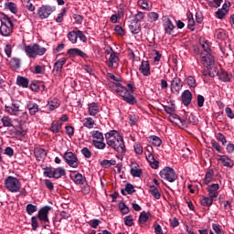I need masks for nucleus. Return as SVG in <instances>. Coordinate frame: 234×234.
<instances>
[{
  "label": "nucleus",
  "instance_id": "obj_57",
  "mask_svg": "<svg viewBox=\"0 0 234 234\" xmlns=\"http://www.w3.org/2000/svg\"><path fill=\"white\" fill-rule=\"evenodd\" d=\"M187 19H188V28H190V30H195L193 28L195 27V19L193 18V14L188 15Z\"/></svg>",
  "mask_w": 234,
  "mask_h": 234
},
{
  "label": "nucleus",
  "instance_id": "obj_29",
  "mask_svg": "<svg viewBox=\"0 0 234 234\" xmlns=\"http://www.w3.org/2000/svg\"><path fill=\"white\" fill-rule=\"evenodd\" d=\"M149 191L152 195V197H154V198H155V200H160V198L162 197V194L160 193V189H158V187L153 186H150Z\"/></svg>",
  "mask_w": 234,
  "mask_h": 234
},
{
  "label": "nucleus",
  "instance_id": "obj_22",
  "mask_svg": "<svg viewBox=\"0 0 234 234\" xmlns=\"http://www.w3.org/2000/svg\"><path fill=\"white\" fill-rule=\"evenodd\" d=\"M130 173L132 176H134L136 178H140V176H142V169L140 168V165H138V164L136 163H132Z\"/></svg>",
  "mask_w": 234,
  "mask_h": 234
},
{
  "label": "nucleus",
  "instance_id": "obj_38",
  "mask_svg": "<svg viewBox=\"0 0 234 234\" xmlns=\"http://www.w3.org/2000/svg\"><path fill=\"white\" fill-rule=\"evenodd\" d=\"M147 17H148L149 23H154V22L158 21L160 15H158V13H156V12H150L147 15Z\"/></svg>",
  "mask_w": 234,
  "mask_h": 234
},
{
  "label": "nucleus",
  "instance_id": "obj_21",
  "mask_svg": "<svg viewBox=\"0 0 234 234\" xmlns=\"http://www.w3.org/2000/svg\"><path fill=\"white\" fill-rule=\"evenodd\" d=\"M27 111H29V114L31 116H36V114H37V112H39V105H37V103H36L32 101L27 102Z\"/></svg>",
  "mask_w": 234,
  "mask_h": 234
},
{
  "label": "nucleus",
  "instance_id": "obj_52",
  "mask_svg": "<svg viewBox=\"0 0 234 234\" xmlns=\"http://www.w3.org/2000/svg\"><path fill=\"white\" fill-rule=\"evenodd\" d=\"M61 122H56V123H52L51 127H50V131L52 133H58V131H61Z\"/></svg>",
  "mask_w": 234,
  "mask_h": 234
},
{
  "label": "nucleus",
  "instance_id": "obj_27",
  "mask_svg": "<svg viewBox=\"0 0 234 234\" xmlns=\"http://www.w3.org/2000/svg\"><path fill=\"white\" fill-rule=\"evenodd\" d=\"M176 120H178L180 123H183L184 125H189V123H192V125H195L197 123V119H195V115L191 114L188 117V120H182L178 115L175 116Z\"/></svg>",
  "mask_w": 234,
  "mask_h": 234
},
{
  "label": "nucleus",
  "instance_id": "obj_4",
  "mask_svg": "<svg viewBox=\"0 0 234 234\" xmlns=\"http://www.w3.org/2000/svg\"><path fill=\"white\" fill-rule=\"evenodd\" d=\"M5 186L11 193H19L21 191V182L17 177L9 176L5 179Z\"/></svg>",
  "mask_w": 234,
  "mask_h": 234
},
{
  "label": "nucleus",
  "instance_id": "obj_61",
  "mask_svg": "<svg viewBox=\"0 0 234 234\" xmlns=\"http://www.w3.org/2000/svg\"><path fill=\"white\" fill-rule=\"evenodd\" d=\"M4 50L7 58H12V45L6 44Z\"/></svg>",
  "mask_w": 234,
  "mask_h": 234
},
{
  "label": "nucleus",
  "instance_id": "obj_35",
  "mask_svg": "<svg viewBox=\"0 0 234 234\" xmlns=\"http://www.w3.org/2000/svg\"><path fill=\"white\" fill-rule=\"evenodd\" d=\"M67 173L65 172V168L58 167L53 170V178H61V176H65Z\"/></svg>",
  "mask_w": 234,
  "mask_h": 234
},
{
  "label": "nucleus",
  "instance_id": "obj_11",
  "mask_svg": "<svg viewBox=\"0 0 234 234\" xmlns=\"http://www.w3.org/2000/svg\"><path fill=\"white\" fill-rule=\"evenodd\" d=\"M148 154H146V160L147 162H149L150 166L152 167V169H156L158 167V165H160V162H158L157 160L154 159V155H153V154H151V152L153 151V146L148 145L145 147Z\"/></svg>",
  "mask_w": 234,
  "mask_h": 234
},
{
  "label": "nucleus",
  "instance_id": "obj_5",
  "mask_svg": "<svg viewBox=\"0 0 234 234\" xmlns=\"http://www.w3.org/2000/svg\"><path fill=\"white\" fill-rule=\"evenodd\" d=\"M116 92L119 93V96H122L126 103H129L130 105H134V103H136L134 95L129 90H127V88L123 86H117Z\"/></svg>",
  "mask_w": 234,
  "mask_h": 234
},
{
  "label": "nucleus",
  "instance_id": "obj_10",
  "mask_svg": "<svg viewBox=\"0 0 234 234\" xmlns=\"http://www.w3.org/2000/svg\"><path fill=\"white\" fill-rule=\"evenodd\" d=\"M52 207L45 206L38 210L37 218L44 224H48V213H50Z\"/></svg>",
  "mask_w": 234,
  "mask_h": 234
},
{
  "label": "nucleus",
  "instance_id": "obj_46",
  "mask_svg": "<svg viewBox=\"0 0 234 234\" xmlns=\"http://www.w3.org/2000/svg\"><path fill=\"white\" fill-rule=\"evenodd\" d=\"M4 127H13L14 124L12 123V119L8 116H5L1 119Z\"/></svg>",
  "mask_w": 234,
  "mask_h": 234
},
{
  "label": "nucleus",
  "instance_id": "obj_41",
  "mask_svg": "<svg viewBox=\"0 0 234 234\" xmlns=\"http://www.w3.org/2000/svg\"><path fill=\"white\" fill-rule=\"evenodd\" d=\"M228 14V9L225 8H219L218 9V11L216 12V17L218 19H224V17H226V15Z\"/></svg>",
  "mask_w": 234,
  "mask_h": 234
},
{
  "label": "nucleus",
  "instance_id": "obj_30",
  "mask_svg": "<svg viewBox=\"0 0 234 234\" xmlns=\"http://www.w3.org/2000/svg\"><path fill=\"white\" fill-rule=\"evenodd\" d=\"M9 65L12 70H17V69H21V59L18 58H11Z\"/></svg>",
  "mask_w": 234,
  "mask_h": 234
},
{
  "label": "nucleus",
  "instance_id": "obj_17",
  "mask_svg": "<svg viewBox=\"0 0 234 234\" xmlns=\"http://www.w3.org/2000/svg\"><path fill=\"white\" fill-rule=\"evenodd\" d=\"M163 27L165 28V34H168L169 36L173 35V30H175V25H173L171 19L165 17Z\"/></svg>",
  "mask_w": 234,
  "mask_h": 234
},
{
  "label": "nucleus",
  "instance_id": "obj_28",
  "mask_svg": "<svg viewBox=\"0 0 234 234\" xmlns=\"http://www.w3.org/2000/svg\"><path fill=\"white\" fill-rule=\"evenodd\" d=\"M213 200H215V199L209 196H208V197H206L205 196L199 197V202H200L201 206H204L205 207L213 206Z\"/></svg>",
  "mask_w": 234,
  "mask_h": 234
},
{
  "label": "nucleus",
  "instance_id": "obj_12",
  "mask_svg": "<svg viewBox=\"0 0 234 234\" xmlns=\"http://www.w3.org/2000/svg\"><path fill=\"white\" fill-rule=\"evenodd\" d=\"M200 56L202 63L204 67H207V69H211V67L215 65V58L211 53H200Z\"/></svg>",
  "mask_w": 234,
  "mask_h": 234
},
{
  "label": "nucleus",
  "instance_id": "obj_23",
  "mask_svg": "<svg viewBox=\"0 0 234 234\" xmlns=\"http://www.w3.org/2000/svg\"><path fill=\"white\" fill-rule=\"evenodd\" d=\"M181 98H182V103H184L186 107H187V105H189L191 103V101L193 100V94H191V91H189V90H186L182 93Z\"/></svg>",
  "mask_w": 234,
  "mask_h": 234
},
{
  "label": "nucleus",
  "instance_id": "obj_62",
  "mask_svg": "<svg viewBox=\"0 0 234 234\" xmlns=\"http://www.w3.org/2000/svg\"><path fill=\"white\" fill-rule=\"evenodd\" d=\"M119 207L120 210L123 213V215H127V213H129V207L125 205V203H120Z\"/></svg>",
  "mask_w": 234,
  "mask_h": 234
},
{
  "label": "nucleus",
  "instance_id": "obj_32",
  "mask_svg": "<svg viewBox=\"0 0 234 234\" xmlns=\"http://www.w3.org/2000/svg\"><path fill=\"white\" fill-rule=\"evenodd\" d=\"M118 61H120V58H118V55H116V52L111 53L110 58H109L108 67L112 69L114 67V65H116V63H118Z\"/></svg>",
  "mask_w": 234,
  "mask_h": 234
},
{
  "label": "nucleus",
  "instance_id": "obj_60",
  "mask_svg": "<svg viewBox=\"0 0 234 234\" xmlns=\"http://www.w3.org/2000/svg\"><path fill=\"white\" fill-rule=\"evenodd\" d=\"M44 175L48 176V178H54V170L50 167L45 168Z\"/></svg>",
  "mask_w": 234,
  "mask_h": 234
},
{
  "label": "nucleus",
  "instance_id": "obj_45",
  "mask_svg": "<svg viewBox=\"0 0 234 234\" xmlns=\"http://www.w3.org/2000/svg\"><path fill=\"white\" fill-rule=\"evenodd\" d=\"M116 164V160L114 159H111V160H107V159H104L101 162V165L102 167H111V165H114Z\"/></svg>",
  "mask_w": 234,
  "mask_h": 234
},
{
  "label": "nucleus",
  "instance_id": "obj_26",
  "mask_svg": "<svg viewBox=\"0 0 234 234\" xmlns=\"http://www.w3.org/2000/svg\"><path fill=\"white\" fill-rule=\"evenodd\" d=\"M128 27L132 34H140V32H142V26L138 22L132 20V23Z\"/></svg>",
  "mask_w": 234,
  "mask_h": 234
},
{
  "label": "nucleus",
  "instance_id": "obj_19",
  "mask_svg": "<svg viewBox=\"0 0 234 234\" xmlns=\"http://www.w3.org/2000/svg\"><path fill=\"white\" fill-rule=\"evenodd\" d=\"M218 184H212L211 186H207L208 191V197L210 198H218V189H219Z\"/></svg>",
  "mask_w": 234,
  "mask_h": 234
},
{
  "label": "nucleus",
  "instance_id": "obj_59",
  "mask_svg": "<svg viewBox=\"0 0 234 234\" xmlns=\"http://www.w3.org/2000/svg\"><path fill=\"white\" fill-rule=\"evenodd\" d=\"M133 149L136 154H142L144 153V147L142 146L141 144H135L133 145Z\"/></svg>",
  "mask_w": 234,
  "mask_h": 234
},
{
  "label": "nucleus",
  "instance_id": "obj_48",
  "mask_svg": "<svg viewBox=\"0 0 234 234\" xmlns=\"http://www.w3.org/2000/svg\"><path fill=\"white\" fill-rule=\"evenodd\" d=\"M31 228L33 231H36L39 228V222L37 221V217L36 216L31 218Z\"/></svg>",
  "mask_w": 234,
  "mask_h": 234
},
{
  "label": "nucleus",
  "instance_id": "obj_54",
  "mask_svg": "<svg viewBox=\"0 0 234 234\" xmlns=\"http://www.w3.org/2000/svg\"><path fill=\"white\" fill-rule=\"evenodd\" d=\"M125 191L128 195H133V193H134L136 190L134 189V186H133V184L128 183L125 186Z\"/></svg>",
  "mask_w": 234,
  "mask_h": 234
},
{
  "label": "nucleus",
  "instance_id": "obj_33",
  "mask_svg": "<svg viewBox=\"0 0 234 234\" xmlns=\"http://www.w3.org/2000/svg\"><path fill=\"white\" fill-rule=\"evenodd\" d=\"M28 79L25 77L18 76L16 78V85H18V87H23V89H27L28 87Z\"/></svg>",
  "mask_w": 234,
  "mask_h": 234
},
{
  "label": "nucleus",
  "instance_id": "obj_16",
  "mask_svg": "<svg viewBox=\"0 0 234 234\" xmlns=\"http://www.w3.org/2000/svg\"><path fill=\"white\" fill-rule=\"evenodd\" d=\"M218 162H221L222 165H224V167H229V169H231L234 165V162L233 159L229 158L227 155H218Z\"/></svg>",
  "mask_w": 234,
  "mask_h": 234
},
{
  "label": "nucleus",
  "instance_id": "obj_39",
  "mask_svg": "<svg viewBox=\"0 0 234 234\" xmlns=\"http://www.w3.org/2000/svg\"><path fill=\"white\" fill-rule=\"evenodd\" d=\"M93 140L103 142L105 138L103 137V133L100 131H93L91 134Z\"/></svg>",
  "mask_w": 234,
  "mask_h": 234
},
{
  "label": "nucleus",
  "instance_id": "obj_18",
  "mask_svg": "<svg viewBox=\"0 0 234 234\" xmlns=\"http://www.w3.org/2000/svg\"><path fill=\"white\" fill-rule=\"evenodd\" d=\"M100 113V104L91 102L88 104V114L90 116H96Z\"/></svg>",
  "mask_w": 234,
  "mask_h": 234
},
{
  "label": "nucleus",
  "instance_id": "obj_20",
  "mask_svg": "<svg viewBox=\"0 0 234 234\" xmlns=\"http://www.w3.org/2000/svg\"><path fill=\"white\" fill-rule=\"evenodd\" d=\"M34 154L37 162H43L47 158V150L43 148H35Z\"/></svg>",
  "mask_w": 234,
  "mask_h": 234
},
{
  "label": "nucleus",
  "instance_id": "obj_51",
  "mask_svg": "<svg viewBox=\"0 0 234 234\" xmlns=\"http://www.w3.org/2000/svg\"><path fill=\"white\" fill-rule=\"evenodd\" d=\"M215 36L218 39H225L226 38V32L224 29H217L215 31Z\"/></svg>",
  "mask_w": 234,
  "mask_h": 234
},
{
  "label": "nucleus",
  "instance_id": "obj_63",
  "mask_svg": "<svg viewBox=\"0 0 234 234\" xmlns=\"http://www.w3.org/2000/svg\"><path fill=\"white\" fill-rule=\"evenodd\" d=\"M225 112H226L228 118H229L230 120H234V112H233V110H231V108L227 107L225 109Z\"/></svg>",
  "mask_w": 234,
  "mask_h": 234
},
{
  "label": "nucleus",
  "instance_id": "obj_2",
  "mask_svg": "<svg viewBox=\"0 0 234 234\" xmlns=\"http://www.w3.org/2000/svg\"><path fill=\"white\" fill-rule=\"evenodd\" d=\"M24 52L27 57L36 59L37 56H45L47 48L41 47L39 44H31L24 47Z\"/></svg>",
  "mask_w": 234,
  "mask_h": 234
},
{
  "label": "nucleus",
  "instance_id": "obj_8",
  "mask_svg": "<svg viewBox=\"0 0 234 234\" xmlns=\"http://www.w3.org/2000/svg\"><path fill=\"white\" fill-rule=\"evenodd\" d=\"M64 160L69 167H73V169L78 168V165H80V161L78 160V157L74 153L72 152H66L64 154Z\"/></svg>",
  "mask_w": 234,
  "mask_h": 234
},
{
  "label": "nucleus",
  "instance_id": "obj_1",
  "mask_svg": "<svg viewBox=\"0 0 234 234\" xmlns=\"http://www.w3.org/2000/svg\"><path fill=\"white\" fill-rule=\"evenodd\" d=\"M105 140L108 147L114 149L119 154H123L127 151L123 136H122L118 131L112 130L106 133Z\"/></svg>",
  "mask_w": 234,
  "mask_h": 234
},
{
  "label": "nucleus",
  "instance_id": "obj_44",
  "mask_svg": "<svg viewBox=\"0 0 234 234\" xmlns=\"http://www.w3.org/2000/svg\"><path fill=\"white\" fill-rule=\"evenodd\" d=\"M152 140V145H154L155 147H160L162 145V139L156 135H152L151 137Z\"/></svg>",
  "mask_w": 234,
  "mask_h": 234
},
{
  "label": "nucleus",
  "instance_id": "obj_34",
  "mask_svg": "<svg viewBox=\"0 0 234 234\" xmlns=\"http://www.w3.org/2000/svg\"><path fill=\"white\" fill-rule=\"evenodd\" d=\"M59 105H60L59 100L53 99L48 101L47 107L48 111H54L55 109H58Z\"/></svg>",
  "mask_w": 234,
  "mask_h": 234
},
{
  "label": "nucleus",
  "instance_id": "obj_37",
  "mask_svg": "<svg viewBox=\"0 0 234 234\" xmlns=\"http://www.w3.org/2000/svg\"><path fill=\"white\" fill-rule=\"evenodd\" d=\"M72 180L75 182L77 185L82 186V184H85V177H83V175L78 173L72 176Z\"/></svg>",
  "mask_w": 234,
  "mask_h": 234
},
{
  "label": "nucleus",
  "instance_id": "obj_42",
  "mask_svg": "<svg viewBox=\"0 0 234 234\" xmlns=\"http://www.w3.org/2000/svg\"><path fill=\"white\" fill-rule=\"evenodd\" d=\"M151 214L147 213V212H142L139 216V222L140 224H145L147 222V220H149V217Z\"/></svg>",
  "mask_w": 234,
  "mask_h": 234
},
{
  "label": "nucleus",
  "instance_id": "obj_55",
  "mask_svg": "<svg viewBox=\"0 0 234 234\" xmlns=\"http://www.w3.org/2000/svg\"><path fill=\"white\" fill-rule=\"evenodd\" d=\"M80 153L85 158H90L92 156V153L87 147L82 148Z\"/></svg>",
  "mask_w": 234,
  "mask_h": 234
},
{
  "label": "nucleus",
  "instance_id": "obj_7",
  "mask_svg": "<svg viewBox=\"0 0 234 234\" xmlns=\"http://www.w3.org/2000/svg\"><path fill=\"white\" fill-rule=\"evenodd\" d=\"M53 12H56V7L50 5H42L37 9V16L39 19H48Z\"/></svg>",
  "mask_w": 234,
  "mask_h": 234
},
{
  "label": "nucleus",
  "instance_id": "obj_15",
  "mask_svg": "<svg viewBox=\"0 0 234 234\" xmlns=\"http://www.w3.org/2000/svg\"><path fill=\"white\" fill-rule=\"evenodd\" d=\"M139 70L143 76H151V65L149 64V61L143 60L139 67Z\"/></svg>",
  "mask_w": 234,
  "mask_h": 234
},
{
  "label": "nucleus",
  "instance_id": "obj_6",
  "mask_svg": "<svg viewBox=\"0 0 234 234\" xmlns=\"http://www.w3.org/2000/svg\"><path fill=\"white\" fill-rule=\"evenodd\" d=\"M161 178H164L165 180H167V182H175L176 178H178V176H176V173L175 172V169L166 166L159 173Z\"/></svg>",
  "mask_w": 234,
  "mask_h": 234
},
{
  "label": "nucleus",
  "instance_id": "obj_25",
  "mask_svg": "<svg viewBox=\"0 0 234 234\" xmlns=\"http://www.w3.org/2000/svg\"><path fill=\"white\" fill-rule=\"evenodd\" d=\"M217 76L218 77V80H220L221 81H231V74H229L226 72V70L224 69H220L219 71H218Z\"/></svg>",
  "mask_w": 234,
  "mask_h": 234
},
{
  "label": "nucleus",
  "instance_id": "obj_24",
  "mask_svg": "<svg viewBox=\"0 0 234 234\" xmlns=\"http://www.w3.org/2000/svg\"><path fill=\"white\" fill-rule=\"evenodd\" d=\"M68 54L69 58H76L77 56H80V58H87L85 52L80 48H70L68 50Z\"/></svg>",
  "mask_w": 234,
  "mask_h": 234
},
{
  "label": "nucleus",
  "instance_id": "obj_14",
  "mask_svg": "<svg viewBox=\"0 0 234 234\" xmlns=\"http://www.w3.org/2000/svg\"><path fill=\"white\" fill-rule=\"evenodd\" d=\"M20 105L18 102H12L10 105H5V109L8 114H12L13 116H17L19 112H21Z\"/></svg>",
  "mask_w": 234,
  "mask_h": 234
},
{
  "label": "nucleus",
  "instance_id": "obj_64",
  "mask_svg": "<svg viewBox=\"0 0 234 234\" xmlns=\"http://www.w3.org/2000/svg\"><path fill=\"white\" fill-rule=\"evenodd\" d=\"M212 229L215 231L216 234H222V229L218 224H212Z\"/></svg>",
  "mask_w": 234,
  "mask_h": 234
},
{
  "label": "nucleus",
  "instance_id": "obj_58",
  "mask_svg": "<svg viewBox=\"0 0 234 234\" xmlns=\"http://www.w3.org/2000/svg\"><path fill=\"white\" fill-rule=\"evenodd\" d=\"M67 14V9L63 8L61 13L58 15V17L56 18L57 23H62L63 22V17Z\"/></svg>",
  "mask_w": 234,
  "mask_h": 234
},
{
  "label": "nucleus",
  "instance_id": "obj_9",
  "mask_svg": "<svg viewBox=\"0 0 234 234\" xmlns=\"http://www.w3.org/2000/svg\"><path fill=\"white\" fill-rule=\"evenodd\" d=\"M182 87H184L182 80L178 78V76L175 75L170 84L171 92L178 96V94H180V90H182Z\"/></svg>",
  "mask_w": 234,
  "mask_h": 234
},
{
  "label": "nucleus",
  "instance_id": "obj_47",
  "mask_svg": "<svg viewBox=\"0 0 234 234\" xmlns=\"http://www.w3.org/2000/svg\"><path fill=\"white\" fill-rule=\"evenodd\" d=\"M213 175H215V172L213 171V169H210L207 172L206 176H205V184H209V182H211V180H213Z\"/></svg>",
  "mask_w": 234,
  "mask_h": 234
},
{
  "label": "nucleus",
  "instance_id": "obj_50",
  "mask_svg": "<svg viewBox=\"0 0 234 234\" xmlns=\"http://www.w3.org/2000/svg\"><path fill=\"white\" fill-rule=\"evenodd\" d=\"M128 120H129V125H131L133 127V125H136V123H138V116H136L135 114H130L128 116Z\"/></svg>",
  "mask_w": 234,
  "mask_h": 234
},
{
  "label": "nucleus",
  "instance_id": "obj_36",
  "mask_svg": "<svg viewBox=\"0 0 234 234\" xmlns=\"http://www.w3.org/2000/svg\"><path fill=\"white\" fill-rule=\"evenodd\" d=\"M68 39L70 43L76 45L78 43V30L69 31L68 33Z\"/></svg>",
  "mask_w": 234,
  "mask_h": 234
},
{
  "label": "nucleus",
  "instance_id": "obj_53",
  "mask_svg": "<svg viewBox=\"0 0 234 234\" xmlns=\"http://www.w3.org/2000/svg\"><path fill=\"white\" fill-rule=\"evenodd\" d=\"M124 224L125 226H128L129 228H131V226L134 224V219L133 218V216H126L124 218Z\"/></svg>",
  "mask_w": 234,
  "mask_h": 234
},
{
  "label": "nucleus",
  "instance_id": "obj_49",
  "mask_svg": "<svg viewBox=\"0 0 234 234\" xmlns=\"http://www.w3.org/2000/svg\"><path fill=\"white\" fill-rule=\"evenodd\" d=\"M186 81L190 89H195V87H197V80H195V77L188 76Z\"/></svg>",
  "mask_w": 234,
  "mask_h": 234
},
{
  "label": "nucleus",
  "instance_id": "obj_13",
  "mask_svg": "<svg viewBox=\"0 0 234 234\" xmlns=\"http://www.w3.org/2000/svg\"><path fill=\"white\" fill-rule=\"evenodd\" d=\"M67 63V58H61L58 59L53 66V70L52 74L54 76H59L61 74V70H63V65Z\"/></svg>",
  "mask_w": 234,
  "mask_h": 234
},
{
  "label": "nucleus",
  "instance_id": "obj_43",
  "mask_svg": "<svg viewBox=\"0 0 234 234\" xmlns=\"http://www.w3.org/2000/svg\"><path fill=\"white\" fill-rule=\"evenodd\" d=\"M92 144L96 149L103 150L107 147V144L103 141L93 140Z\"/></svg>",
  "mask_w": 234,
  "mask_h": 234
},
{
  "label": "nucleus",
  "instance_id": "obj_40",
  "mask_svg": "<svg viewBox=\"0 0 234 234\" xmlns=\"http://www.w3.org/2000/svg\"><path fill=\"white\" fill-rule=\"evenodd\" d=\"M26 211L27 215H34L36 211H37V206L33 205V204H27L26 207Z\"/></svg>",
  "mask_w": 234,
  "mask_h": 234
},
{
  "label": "nucleus",
  "instance_id": "obj_56",
  "mask_svg": "<svg viewBox=\"0 0 234 234\" xmlns=\"http://www.w3.org/2000/svg\"><path fill=\"white\" fill-rule=\"evenodd\" d=\"M90 228H92L93 229H96L98 228V226H100V224H101V220L100 219H91L89 222Z\"/></svg>",
  "mask_w": 234,
  "mask_h": 234
},
{
  "label": "nucleus",
  "instance_id": "obj_31",
  "mask_svg": "<svg viewBox=\"0 0 234 234\" xmlns=\"http://www.w3.org/2000/svg\"><path fill=\"white\" fill-rule=\"evenodd\" d=\"M94 125H96V121L92 117H86L83 120V126L87 129H94Z\"/></svg>",
  "mask_w": 234,
  "mask_h": 234
},
{
  "label": "nucleus",
  "instance_id": "obj_3",
  "mask_svg": "<svg viewBox=\"0 0 234 234\" xmlns=\"http://www.w3.org/2000/svg\"><path fill=\"white\" fill-rule=\"evenodd\" d=\"M12 28H14V23L12 19L6 15H2L0 17V34L4 37H8L12 34Z\"/></svg>",
  "mask_w": 234,
  "mask_h": 234
}]
</instances>
